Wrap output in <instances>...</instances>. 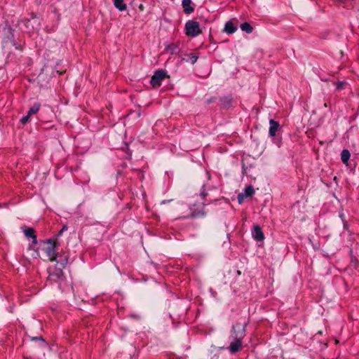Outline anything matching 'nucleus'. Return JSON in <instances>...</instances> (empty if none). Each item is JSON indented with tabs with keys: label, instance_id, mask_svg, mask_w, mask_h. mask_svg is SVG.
Wrapping results in <instances>:
<instances>
[{
	"label": "nucleus",
	"instance_id": "14",
	"mask_svg": "<svg viewBox=\"0 0 359 359\" xmlns=\"http://www.w3.org/2000/svg\"><path fill=\"white\" fill-rule=\"evenodd\" d=\"M114 4L116 8L122 11L126 10V5L124 4L123 0H114Z\"/></svg>",
	"mask_w": 359,
	"mask_h": 359
},
{
	"label": "nucleus",
	"instance_id": "15",
	"mask_svg": "<svg viewBox=\"0 0 359 359\" xmlns=\"http://www.w3.org/2000/svg\"><path fill=\"white\" fill-rule=\"evenodd\" d=\"M241 29L242 31L245 32L248 34L251 33L253 30L252 27L250 25V23L247 22L242 23L241 25Z\"/></svg>",
	"mask_w": 359,
	"mask_h": 359
},
{
	"label": "nucleus",
	"instance_id": "17",
	"mask_svg": "<svg viewBox=\"0 0 359 359\" xmlns=\"http://www.w3.org/2000/svg\"><path fill=\"white\" fill-rule=\"evenodd\" d=\"M186 56L187 57V61L192 65L195 64L198 58V55L193 53L187 54Z\"/></svg>",
	"mask_w": 359,
	"mask_h": 359
},
{
	"label": "nucleus",
	"instance_id": "22",
	"mask_svg": "<svg viewBox=\"0 0 359 359\" xmlns=\"http://www.w3.org/2000/svg\"><path fill=\"white\" fill-rule=\"evenodd\" d=\"M67 226H64L62 227V229L58 232V233H57V236H60L62 234V233H63L65 230H67Z\"/></svg>",
	"mask_w": 359,
	"mask_h": 359
},
{
	"label": "nucleus",
	"instance_id": "8",
	"mask_svg": "<svg viewBox=\"0 0 359 359\" xmlns=\"http://www.w3.org/2000/svg\"><path fill=\"white\" fill-rule=\"evenodd\" d=\"M191 0H182V5L186 14H190L194 11V8L191 6Z\"/></svg>",
	"mask_w": 359,
	"mask_h": 359
},
{
	"label": "nucleus",
	"instance_id": "24",
	"mask_svg": "<svg viewBox=\"0 0 359 359\" xmlns=\"http://www.w3.org/2000/svg\"><path fill=\"white\" fill-rule=\"evenodd\" d=\"M67 260H68L67 258H65L64 259V261L62 262V263H61V265L62 267H64V266L67 263Z\"/></svg>",
	"mask_w": 359,
	"mask_h": 359
},
{
	"label": "nucleus",
	"instance_id": "25",
	"mask_svg": "<svg viewBox=\"0 0 359 359\" xmlns=\"http://www.w3.org/2000/svg\"><path fill=\"white\" fill-rule=\"evenodd\" d=\"M172 46H173V48H170L172 50V53H176V47L174 45H172Z\"/></svg>",
	"mask_w": 359,
	"mask_h": 359
},
{
	"label": "nucleus",
	"instance_id": "28",
	"mask_svg": "<svg viewBox=\"0 0 359 359\" xmlns=\"http://www.w3.org/2000/svg\"><path fill=\"white\" fill-rule=\"evenodd\" d=\"M342 86V83H339L337 86V88H339Z\"/></svg>",
	"mask_w": 359,
	"mask_h": 359
},
{
	"label": "nucleus",
	"instance_id": "3",
	"mask_svg": "<svg viewBox=\"0 0 359 359\" xmlns=\"http://www.w3.org/2000/svg\"><path fill=\"white\" fill-rule=\"evenodd\" d=\"M184 29L186 34L191 37H196L202 33L198 22L195 20H188Z\"/></svg>",
	"mask_w": 359,
	"mask_h": 359
},
{
	"label": "nucleus",
	"instance_id": "19",
	"mask_svg": "<svg viewBox=\"0 0 359 359\" xmlns=\"http://www.w3.org/2000/svg\"><path fill=\"white\" fill-rule=\"evenodd\" d=\"M29 116H30L27 114V116H23V117L20 119V122H21L22 124H25V123H27L29 121Z\"/></svg>",
	"mask_w": 359,
	"mask_h": 359
},
{
	"label": "nucleus",
	"instance_id": "9",
	"mask_svg": "<svg viewBox=\"0 0 359 359\" xmlns=\"http://www.w3.org/2000/svg\"><path fill=\"white\" fill-rule=\"evenodd\" d=\"M62 275H63V273H62V269H59L56 270L55 273L50 271V273H49V278L51 280H55L56 281L57 280L62 279Z\"/></svg>",
	"mask_w": 359,
	"mask_h": 359
},
{
	"label": "nucleus",
	"instance_id": "29",
	"mask_svg": "<svg viewBox=\"0 0 359 359\" xmlns=\"http://www.w3.org/2000/svg\"><path fill=\"white\" fill-rule=\"evenodd\" d=\"M324 107H328V104H327V102H325V103L324 104Z\"/></svg>",
	"mask_w": 359,
	"mask_h": 359
},
{
	"label": "nucleus",
	"instance_id": "10",
	"mask_svg": "<svg viewBox=\"0 0 359 359\" xmlns=\"http://www.w3.org/2000/svg\"><path fill=\"white\" fill-rule=\"evenodd\" d=\"M224 30L227 34H233L237 30V27L231 21H228L225 23Z\"/></svg>",
	"mask_w": 359,
	"mask_h": 359
},
{
	"label": "nucleus",
	"instance_id": "12",
	"mask_svg": "<svg viewBox=\"0 0 359 359\" xmlns=\"http://www.w3.org/2000/svg\"><path fill=\"white\" fill-rule=\"evenodd\" d=\"M206 216V213L201 210H194L189 216L188 218H203Z\"/></svg>",
	"mask_w": 359,
	"mask_h": 359
},
{
	"label": "nucleus",
	"instance_id": "16",
	"mask_svg": "<svg viewBox=\"0 0 359 359\" xmlns=\"http://www.w3.org/2000/svg\"><path fill=\"white\" fill-rule=\"evenodd\" d=\"M40 107L41 104L39 103H34V105L28 111V114L32 116L36 114L39 111Z\"/></svg>",
	"mask_w": 359,
	"mask_h": 359
},
{
	"label": "nucleus",
	"instance_id": "13",
	"mask_svg": "<svg viewBox=\"0 0 359 359\" xmlns=\"http://www.w3.org/2000/svg\"><path fill=\"white\" fill-rule=\"evenodd\" d=\"M351 156V154L348 150L344 149L341 153V160L344 163H347Z\"/></svg>",
	"mask_w": 359,
	"mask_h": 359
},
{
	"label": "nucleus",
	"instance_id": "21",
	"mask_svg": "<svg viewBox=\"0 0 359 359\" xmlns=\"http://www.w3.org/2000/svg\"><path fill=\"white\" fill-rule=\"evenodd\" d=\"M243 194H239L238 195V203H241L243 202Z\"/></svg>",
	"mask_w": 359,
	"mask_h": 359
},
{
	"label": "nucleus",
	"instance_id": "30",
	"mask_svg": "<svg viewBox=\"0 0 359 359\" xmlns=\"http://www.w3.org/2000/svg\"><path fill=\"white\" fill-rule=\"evenodd\" d=\"M165 203V201H163L161 202V204H164Z\"/></svg>",
	"mask_w": 359,
	"mask_h": 359
},
{
	"label": "nucleus",
	"instance_id": "5",
	"mask_svg": "<svg viewBox=\"0 0 359 359\" xmlns=\"http://www.w3.org/2000/svg\"><path fill=\"white\" fill-rule=\"evenodd\" d=\"M230 344L226 348L222 347V348L227 349L231 353L233 354L243 348V340L241 339H229Z\"/></svg>",
	"mask_w": 359,
	"mask_h": 359
},
{
	"label": "nucleus",
	"instance_id": "23",
	"mask_svg": "<svg viewBox=\"0 0 359 359\" xmlns=\"http://www.w3.org/2000/svg\"><path fill=\"white\" fill-rule=\"evenodd\" d=\"M138 8L140 11H143L144 10V6L142 4H140L138 5Z\"/></svg>",
	"mask_w": 359,
	"mask_h": 359
},
{
	"label": "nucleus",
	"instance_id": "7",
	"mask_svg": "<svg viewBox=\"0 0 359 359\" xmlns=\"http://www.w3.org/2000/svg\"><path fill=\"white\" fill-rule=\"evenodd\" d=\"M269 135L270 137H274L276 135V133L278 130L280 128V124L278 121L270 119L269 120Z\"/></svg>",
	"mask_w": 359,
	"mask_h": 359
},
{
	"label": "nucleus",
	"instance_id": "2",
	"mask_svg": "<svg viewBox=\"0 0 359 359\" xmlns=\"http://www.w3.org/2000/svg\"><path fill=\"white\" fill-rule=\"evenodd\" d=\"M45 245L42 248V250L46 254V257L50 262L56 260V242L52 240H48L44 243Z\"/></svg>",
	"mask_w": 359,
	"mask_h": 359
},
{
	"label": "nucleus",
	"instance_id": "6",
	"mask_svg": "<svg viewBox=\"0 0 359 359\" xmlns=\"http://www.w3.org/2000/svg\"><path fill=\"white\" fill-rule=\"evenodd\" d=\"M253 238L257 241H262L264 239V235L262 228L259 225H255L252 231Z\"/></svg>",
	"mask_w": 359,
	"mask_h": 359
},
{
	"label": "nucleus",
	"instance_id": "11",
	"mask_svg": "<svg viewBox=\"0 0 359 359\" xmlns=\"http://www.w3.org/2000/svg\"><path fill=\"white\" fill-rule=\"evenodd\" d=\"M25 235L28 238H32V243L36 244L37 242L36 236L34 233V230L32 228H27L24 230Z\"/></svg>",
	"mask_w": 359,
	"mask_h": 359
},
{
	"label": "nucleus",
	"instance_id": "18",
	"mask_svg": "<svg viewBox=\"0 0 359 359\" xmlns=\"http://www.w3.org/2000/svg\"><path fill=\"white\" fill-rule=\"evenodd\" d=\"M254 193V188L251 185L248 186L245 189V195L246 197L252 196Z\"/></svg>",
	"mask_w": 359,
	"mask_h": 359
},
{
	"label": "nucleus",
	"instance_id": "4",
	"mask_svg": "<svg viewBox=\"0 0 359 359\" xmlns=\"http://www.w3.org/2000/svg\"><path fill=\"white\" fill-rule=\"evenodd\" d=\"M167 76L166 71L158 69L155 72L151 79V84L154 88H158L161 85L162 81Z\"/></svg>",
	"mask_w": 359,
	"mask_h": 359
},
{
	"label": "nucleus",
	"instance_id": "1",
	"mask_svg": "<svg viewBox=\"0 0 359 359\" xmlns=\"http://www.w3.org/2000/svg\"><path fill=\"white\" fill-rule=\"evenodd\" d=\"M246 324L237 322L231 326L229 339H241L245 336Z\"/></svg>",
	"mask_w": 359,
	"mask_h": 359
},
{
	"label": "nucleus",
	"instance_id": "27",
	"mask_svg": "<svg viewBox=\"0 0 359 359\" xmlns=\"http://www.w3.org/2000/svg\"><path fill=\"white\" fill-rule=\"evenodd\" d=\"M137 174L138 175H141V172H140V170H136V175H137Z\"/></svg>",
	"mask_w": 359,
	"mask_h": 359
},
{
	"label": "nucleus",
	"instance_id": "20",
	"mask_svg": "<svg viewBox=\"0 0 359 359\" xmlns=\"http://www.w3.org/2000/svg\"><path fill=\"white\" fill-rule=\"evenodd\" d=\"M200 195L202 197V198H205V197L208 195V193L205 191L204 187H202Z\"/></svg>",
	"mask_w": 359,
	"mask_h": 359
},
{
	"label": "nucleus",
	"instance_id": "26",
	"mask_svg": "<svg viewBox=\"0 0 359 359\" xmlns=\"http://www.w3.org/2000/svg\"><path fill=\"white\" fill-rule=\"evenodd\" d=\"M142 195L143 199L145 200V198H146V192L144 191H142Z\"/></svg>",
	"mask_w": 359,
	"mask_h": 359
}]
</instances>
